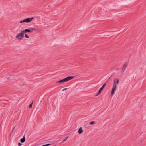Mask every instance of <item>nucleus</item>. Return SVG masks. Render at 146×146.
I'll return each instance as SVG.
<instances>
[{
	"mask_svg": "<svg viewBox=\"0 0 146 146\" xmlns=\"http://www.w3.org/2000/svg\"><path fill=\"white\" fill-rule=\"evenodd\" d=\"M68 137H67L66 138H65L62 141V142H64V141H65L66 140V139H67Z\"/></svg>",
	"mask_w": 146,
	"mask_h": 146,
	"instance_id": "nucleus-15",
	"label": "nucleus"
},
{
	"mask_svg": "<svg viewBox=\"0 0 146 146\" xmlns=\"http://www.w3.org/2000/svg\"><path fill=\"white\" fill-rule=\"evenodd\" d=\"M18 145H19V146H21V145H22V144L21 143H20V142H19V143H18Z\"/></svg>",
	"mask_w": 146,
	"mask_h": 146,
	"instance_id": "nucleus-16",
	"label": "nucleus"
},
{
	"mask_svg": "<svg viewBox=\"0 0 146 146\" xmlns=\"http://www.w3.org/2000/svg\"><path fill=\"white\" fill-rule=\"evenodd\" d=\"M119 82V80L118 79L116 78L114 80V82L111 91L110 96H112L113 95L115 92L116 88L117 86V85L118 84Z\"/></svg>",
	"mask_w": 146,
	"mask_h": 146,
	"instance_id": "nucleus-1",
	"label": "nucleus"
},
{
	"mask_svg": "<svg viewBox=\"0 0 146 146\" xmlns=\"http://www.w3.org/2000/svg\"><path fill=\"white\" fill-rule=\"evenodd\" d=\"M74 78L73 76H68L64 78V79L57 81V83H63L68 81Z\"/></svg>",
	"mask_w": 146,
	"mask_h": 146,
	"instance_id": "nucleus-2",
	"label": "nucleus"
},
{
	"mask_svg": "<svg viewBox=\"0 0 146 146\" xmlns=\"http://www.w3.org/2000/svg\"><path fill=\"white\" fill-rule=\"evenodd\" d=\"M35 31L37 32H39L41 31V29L38 28H33V31Z\"/></svg>",
	"mask_w": 146,
	"mask_h": 146,
	"instance_id": "nucleus-7",
	"label": "nucleus"
},
{
	"mask_svg": "<svg viewBox=\"0 0 146 146\" xmlns=\"http://www.w3.org/2000/svg\"><path fill=\"white\" fill-rule=\"evenodd\" d=\"M128 63L125 62V64L121 68V71L122 73H123L125 70L126 69V68L127 66Z\"/></svg>",
	"mask_w": 146,
	"mask_h": 146,
	"instance_id": "nucleus-6",
	"label": "nucleus"
},
{
	"mask_svg": "<svg viewBox=\"0 0 146 146\" xmlns=\"http://www.w3.org/2000/svg\"><path fill=\"white\" fill-rule=\"evenodd\" d=\"M24 23L23 21V20H21L20 22V23Z\"/></svg>",
	"mask_w": 146,
	"mask_h": 146,
	"instance_id": "nucleus-17",
	"label": "nucleus"
},
{
	"mask_svg": "<svg viewBox=\"0 0 146 146\" xmlns=\"http://www.w3.org/2000/svg\"><path fill=\"white\" fill-rule=\"evenodd\" d=\"M25 141V137H24L23 138L21 139L20 141L21 143H23Z\"/></svg>",
	"mask_w": 146,
	"mask_h": 146,
	"instance_id": "nucleus-9",
	"label": "nucleus"
},
{
	"mask_svg": "<svg viewBox=\"0 0 146 146\" xmlns=\"http://www.w3.org/2000/svg\"><path fill=\"white\" fill-rule=\"evenodd\" d=\"M25 37L28 38H29V36L27 35V34H25Z\"/></svg>",
	"mask_w": 146,
	"mask_h": 146,
	"instance_id": "nucleus-13",
	"label": "nucleus"
},
{
	"mask_svg": "<svg viewBox=\"0 0 146 146\" xmlns=\"http://www.w3.org/2000/svg\"><path fill=\"white\" fill-rule=\"evenodd\" d=\"M94 124H95V122L94 121H92L90 122L89 123V124L90 125H93Z\"/></svg>",
	"mask_w": 146,
	"mask_h": 146,
	"instance_id": "nucleus-12",
	"label": "nucleus"
},
{
	"mask_svg": "<svg viewBox=\"0 0 146 146\" xmlns=\"http://www.w3.org/2000/svg\"><path fill=\"white\" fill-rule=\"evenodd\" d=\"M24 34L22 31L21 32L16 35L15 38L17 40H21L24 38Z\"/></svg>",
	"mask_w": 146,
	"mask_h": 146,
	"instance_id": "nucleus-3",
	"label": "nucleus"
},
{
	"mask_svg": "<svg viewBox=\"0 0 146 146\" xmlns=\"http://www.w3.org/2000/svg\"><path fill=\"white\" fill-rule=\"evenodd\" d=\"M67 89L66 88H64V89H63L62 90L64 91L66 90Z\"/></svg>",
	"mask_w": 146,
	"mask_h": 146,
	"instance_id": "nucleus-18",
	"label": "nucleus"
},
{
	"mask_svg": "<svg viewBox=\"0 0 146 146\" xmlns=\"http://www.w3.org/2000/svg\"><path fill=\"white\" fill-rule=\"evenodd\" d=\"M100 93V88L99 89V91H98V93L95 96H98Z\"/></svg>",
	"mask_w": 146,
	"mask_h": 146,
	"instance_id": "nucleus-11",
	"label": "nucleus"
},
{
	"mask_svg": "<svg viewBox=\"0 0 146 146\" xmlns=\"http://www.w3.org/2000/svg\"><path fill=\"white\" fill-rule=\"evenodd\" d=\"M106 83H104L103 86L101 87V91H102V90L105 87V86H106Z\"/></svg>",
	"mask_w": 146,
	"mask_h": 146,
	"instance_id": "nucleus-10",
	"label": "nucleus"
},
{
	"mask_svg": "<svg viewBox=\"0 0 146 146\" xmlns=\"http://www.w3.org/2000/svg\"><path fill=\"white\" fill-rule=\"evenodd\" d=\"M83 132V130L82 129V127H80L79 129L78 132L79 134L82 133Z\"/></svg>",
	"mask_w": 146,
	"mask_h": 146,
	"instance_id": "nucleus-8",
	"label": "nucleus"
},
{
	"mask_svg": "<svg viewBox=\"0 0 146 146\" xmlns=\"http://www.w3.org/2000/svg\"><path fill=\"white\" fill-rule=\"evenodd\" d=\"M33 104V103H32L29 106V108H31L32 107V105Z\"/></svg>",
	"mask_w": 146,
	"mask_h": 146,
	"instance_id": "nucleus-14",
	"label": "nucleus"
},
{
	"mask_svg": "<svg viewBox=\"0 0 146 146\" xmlns=\"http://www.w3.org/2000/svg\"><path fill=\"white\" fill-rule=\"evenodd\" d=\"M34 19L33 17L27 18L23 20V22H26L27 23H29L31 22L32 20Z\"/></svg>",
	"mask_w": 146,
	"mask_h": 146,
	"instance_id": "nucleus-4",
	"label": "nucleus"
},
{
	"mask_svg": "<svg viewBox=\"0 0 146 146\" xmlns=\"http://www.w3.org/2000/svg\"><path fill=\"white\" fill-rule=\"evenodd\" d=\"M14 129V128H13V130Z\"/></svg>",
	"mask_w": 146,
	"mask_h": 146,
	"instance_id": "nucleus-19",
	"label": "nucleus"
},
{
	"mask_svg": "<svg viewBox=\"0 0 146 146\" xmlns=\"http://www.w3.org/2000/svg\"><path fill=\"white\" fill-rule=\"evenodd\" d=\"M23 32L24 33L27 32L29 33L32 32L33 31V28H29V29H25L24 30H22Z\"/></svg>",
	"mask_w": 146,
	"mask_h": 146,
	"instance_id": "nucleus-5",
	"label": "nucleus"
}]
</instances>
